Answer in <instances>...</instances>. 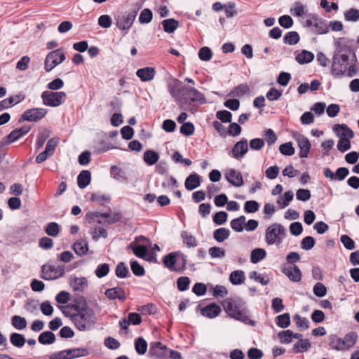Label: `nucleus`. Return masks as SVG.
Wrapping results in <instances>:
<instances>
[{
  "mask_svg": "<svg viewBox=\"0 0 359 359\" xmlns=\"http://www.w3.org/2000/svg\"><path fill=\"white\" fill-rule=\"evenodd\" d=\"M155 74L156 71L153 67L141 68L136 72V75L144 82L152 80Z\"/></svg>",
  "mask_w": 359,
  "mask_h": 359,
  "instance_id": "obj_22",
  "label": "nucleus"
},
{
  "mask_svg": "<svg viewBox=\"0 0 359 359\" xmlns=\"http://www.w3.org/2000/svg\"><path fill=\"white\" fill-rule=\"evenodd\" d=\"M245 280V273L241 270L233 271L231 273L229 280L233 285H240Z\"/></svg>",
  "mask_w": 359,
  "mask_h": 359,
  "instance_id": "obj_34",
  "label": "nucleus"
},
{
  "mask_svg": "<svg viewBox=\"0 0 359 359\" xmlns=\"http://www.w3.org/2000/svg\"><path fill=\"white\" fill-rule=\"evenodd\" d=\"M92 238L97 241L100 237L106 238L107 236V231L102 227H95L90 231Z\"/></svg>",
  "mask_w": 359,
  "mask_h": 359,
  "instance_id": "obj_55",
  "label": "nucleus"
},
{
  "mask_svg": "<svg viewBox=\"0 0 359 359\" xmlns=\"http://www.w3.org/2000/svg\"><path fill=\"white\" fill-rule=\"evenodd\" d=\"M137 310L142 315H153L156 313L157 308L154 304L149 303L147 305L140 306Z\"/></svg>",
  "mask_w": 359,
  "mask_h": 359,
  "instance_id": "obj_54",
  "label": "nucleus"
},
{
  "mask_svg": "<svg viewBox=\"0 0 359 359\" xmlns=\"http://www.w3.org/2000/svg\"><path fill=\"white\" fill-rule=\"evenodd\" d=\"M130 268L133 274L137 276H142L145 273L144 267L136 260H133L130 262Z\"/></svg>",
  "mask_w": 359,
  "mask_h": 359,
  "instance_id": "obj_57",
  "label": "nucleus"
},
{
  "mask_svg": "<svg viewBox=\"0 0 359 359\" xmlns=\"http://www.w3.org/2000/svg\"><path fill=\"white\" fill-rule=\"evenodd\" d=\"M137 13L136 11H130L121 13L115 18L116 27L119 29L124 31V34H127L130 29L137 16Z\"/></svg>",
  "mask_w": 359,
  "mask_h": 359,
  "instance_id": "obj_8",
  "label": "nucleus"
},
{
  "mask_svg": "<svg viewBox=\"0 0 359 359\" xmlns=\"http://www.w3.org/2000/svg\"><path fill=\"white\" fill-rule=\"evenodd\" d=\"M212 258H224L226 255L225 250L219 247H212L208 250Z\"/></svg>",
  "mask_w": 359,
  "mask_h": 359,
  "instance_id": "obj_60",
  "label": "nucleus"
},
{
  "mask_svg": "<svg viewBox=\"0 0 359 359\" xmlns=\"http://www.w3.org/2000/svg\"><path fill=\"white\" fill-rule=\"evenodd\" d=\"M64 265H43L41 268L42 278L47 280H55L65 273Z\"/></svg>",
  "mask_w": 359,
  "mask_h": 359,
  "instance_id": "obj_9",
  "label": "nucleus"
},
{
  "mask_svg": "<svg viewBox=\"0 0 359 359\" xmlns=\"http://www.w3.org/2000/svg\"><path fill=\"white\" fill-rule=\"evenodd\" d=\"M135 349L140 355H143L147 352V343L142 337H138L135 341Z\"/></svg>",
  "mask_w": 359,
  "mask_h": 359,
  "instance_id": "obj_42",
  "label": "nucleus"
},
{
  "mask_svg": "<svg viewBox=\"0 0 359 359\" xmlns=\"http://www.w3.org/2000/svg\"><path fill=\"white\" fill-rule=\"evenodd\" d=\"M190 280L187 276L180 277L177 280V288L181 292L188 290Z\"/></svg>",
  "mask_w": 359,
  "mask_h": 359,
  "instance_id": "obj_62",
  "label": "nucleus"
},
{
  "mask_svg": "<svg viewBox=\"0 0 359 359\" xmlns=\"http://www.w3.org/2000/svg\"><path fill=\"white\" fill-rule=\"evenodd\" d=\"M194 126L191 122L184 123L180 127V133L185 136H190L194 132Z\"/></svg>",
  "mask_w": 359,
  "mask_h": 359,
  "instance_id": "obj_63",
  "label": "nucleus"
},
{
  "mask_svg": "<svg viewBox=\"0 0 359 359\" xmlns=\"http://www.w3.org/2000/svg\"><path fill=\"white\" fill-rule=\"evenodd\" d=\"M314 59V55L308 50H304L296 56V60L299 64H306Z\"/></svg>",
  "mask_w": 359,
  "mask_h": 359,
  "instance_id": "obj_31",
  "label": "nucleus"
},
{
  "mask_svg": "<svg viewBox=\"0 0 359 359\" xmlns=\"http://www.w3.org/2000/svg\"><path fill=\"white\" fill-rule=\"evenodd\" d=\"M184 186L187 190L191 191L200 186V178L196 173L189 175L184 182Z\"/></svg>",
  "mask_w": 359,
  "mask_h": 359,
  "instance_id": "obj_26",
  "label": "nucleus"
},
{
  "mask_svg": "<svg viewBox=\"0 0 359 359\" xmlns=\"http://www.w3.org/2000/svg\"><path fill=\"white\" fill-rule=\"evenodd\" d=\"M344 19L348 22H357L359 20V10L351 8L344 13Z\"/></svg>",
  "mask_w": 359,
  "mask_h": 359,
  "instance_id": "obj_53",
  "label": "nucleus"
},
{
  "mask_svg": "<svg viewBox=\"0 0 359 359\" xmlns=\"http://www.w3.org/2000/svg\"><path fill=\"white\" fill-rule=\"evenodd\" d=\"M159 159L158 154L154 150H147L144 153L143 160L148 165H153L158 162Z\"/></svg>",
  "mask_w": 359,
  "mask_h": 359,
  "instance_id": "obj_27",
  "label": "nucleus"
},
{
  "mask_svg": "<svg viewBox=\"0 0 359 359\" xmlns=\"http://www.w3.org/2000/svg\"><path fill=\"white\" fill-rule=\"evenodd\" d=\"M116 276L120 278H125L130 276V271L124 262H119L116 267Z\"/></svg>",
  "mask_w": 359,
  "mask_h": 359,
  "instance_id": "obj_40",
  "label": "nucleus"
},
{
  "mask_svg": "<svg viewBox=\"0 0 359 359\" xmlns=\"http://www.w3.org/2000/svg\"><path fill=\"white\" fill-rule=\"evenodd\" d=\"M250 89L247 84L243 83L235 87L229 93L233 97H242L249 92Z\"/></svg>",
  "mask_w": 359,
  "mask_h": 359,
  "instance_id": "obj_41",
  "label": "nucleus"
},
{
  "mask_svg": "<svg viewBox=\"0 0 359 359\" xmlns=\"http://www.w3.org/2000/svg\"><path fill=\"white\" fill-rule=\"evenodd\" d=\"M168 91L180 108L192 113L196 107L207 102L205 95L194 87L177 85H169Z\"/></svg>",
  "mask_w": 359,
  "mask_h": 359,
  "instance_id": "obj_2",
  "label": "nucleus"
},
{
  "mask_svg": "<svg viewBox=\"0 0 359 359\" xmlns=\"http://www.w3.org/2000/svg\"><path fill=\"white\" fill-rule=\"evenodd\" d=\"M110 176L119 182H126L128 180L126 172L116 165L110 168Z\"/></svg>",
  "mask_w": 359,
  "mask_h": 359,
  "instance_id": "obj_25",
  "label": "nucleus"
},
{
  "mask_svg": "<svg viewBox=\"0 0 359 359\" xmlns=\"http://www.w3.org/2000/svg\"><path fill=\"white\" fill-rule=\"evenodd\" d=\"M283 273L293 282H299L302 279V272L297 265L290 266L283 269Z\"/></svg>",
  "mask_w": 359,
  "mask_h": 359,
  "instance_id": "obj_19",
  "label": "nucleus"
},
{
  "mask_svg": "<svg viewBox=\"0 0 359 359\" xmlns=\"http://www.w3.org/2000/svg\"><path fill=\"white\" fill-rule=\"evenodd\" d=\"M91 180V174L88 170H82L77 177V184L80 189H85Z\"/></svg>",
  "mask_w": 359,
  "mask_h": 359,
  "instance_id": "obj_23",
  "label": "nucleus"
},
{
  "mask_svg": "<svg viewBox=\"0 0 359 359\" xmlns=\"http://www.w3.org/2000/svg\"><path fill=\"white\" fill-rule=\"evenodd\" d=\"M11 343L15 347L21 348L24 346L26 340L24 336L19 333H13L10 337Z\"/></svg>",
  "mask_w": 359,
  "mask_h": 359,
  "instance_id": "obj_46",
  "label": "nucleus"
},
{
  "mask_svg": "<svg viewBox=\"0 0 359 359\" xmlns=\"http://www.w3.org/2000/svg\"><path fill=\"white\" fill-rule=\"evenodd\" d=\"M41 97L44 105L51 107H57L65 102L67 95L62 91L53 92L50 90H45L41 93Z\"/></svg>",
  "mask_w": 359,
  "mask_h": 359,
  "instance_id": "obj_7",
  "label": "nucleus"
},
{
  "mask_svg": "<svg viewBox=\"0 0 359 359\" xmlns=\"http://www.w3.org/2000/svg\"><path fill=\"white\" fill-rule=\"evenodd\" d=\"M69 283L74 291L83 292L88 287V280L85 277H74Z\"/></svg>",
  "mask_w": 359,
  "mask_h": 359,
  "instance_id": "obj_21",
  "label": "nucleus"
},
{
  "mask_svg": "<svg viewBox=\"0 0 359 359\" xmlns=\"http://www.w3.org/2000/svg\"><path fill=\"white\" fill-rule=\"evenodd\" d=\"M30 126L25 125L20 128H16L11 131L9 135H8L1 142L6 146L10 143L14 142L18 140L19 138L22 137L23 135L28 133L30 130Z\"/></svg>",
  "mask_w": 359,
  "mask_h": 359,
  "instance_id": "obj_14",
  "label": "nucleus"
},
{
  "mask_svg": "<svg viewBox=\"0 0 359 359\" xmlns=\"http://www.w3.org/2000/svg\"><path fill=\"white\" fill-rule=\"evenodd\" d=\"M65 54L57 49L50 52L45 60L44 69L46 72H50L54 67L62 63L65 60Z\"/></svg>",
  "mask_w": 359,
  "mask_h": 359,
  "instance_id": "obj_10",
  "label": "nucleus"
},
{
  "mask_svg": "<svg viewBox=\"0 0 359 359\" xmlns=\"http://www.w3.org/2000/svg\"><path fill=\"white\" fill-rule=\"evenodd\" d=\"M216 117L222 123H231L232 114L230 111L226 110L218 111L216 113Z\"/></svg>",
  "mask_w": 359,
  "mask_h": 359,
  "instance_id": "obj_58",
  "label": "nucleus"
},
{
  "mask_svg": "<svg viewBox=\"0 0 359 359\" xmlns=\"http://www.w3.org/2000/svg\"><path fill=\"white\" fill-rule=\"evenodd\" d=\"M181 236L183 239V243L188 248H195L197 246L198 242L196 241V238L194 236H193L191 233L184 231L182 232Z\"/></svg>",
  "mask_w": 359,
  "mask_h": 359,
  "instance_id": "obj_36",
  "label": "nucleus"
},
{
  "mask_svg": "<svg viewBox=\"0 0 359 359\" xmlns=\"http://www.w3.org/2000/svg\"><path fill=\"white\" fill-rule=\"evenodd\" d=\"M280 152L285 156H292L295 151L291 142L282 144L279 147Z\"/></svg>",
  "mask_w": 359,
  "mask_h": 359,
  "instance_id": "obj_59",
  "label": "nucleus"
},
{
  "mask_svg": "<svg viewBox=\"0 0 359 359\" xmlns=\"http://www.w3.org/2000/svg\"><path fill=\"white\" fill-rule=\"evenodd\" d=\"M294 194L292 191H286L283 196H280L278 200L277 203L283 208L287 207L290 202L293 199Z\"/></svg>",
  "mask_w": 359,
  "mask_h": 359,
  "instance_id": "obj_45",
  "label": "nucleus"
},
{
  "mask_svg": "<svg viewBox=\"0 0 359 359\" xmlns=\"http://www.w3.org/2000/svg\"><path fill=\"white\" fill-rule=\"evenodd\" d=\"M330 72L334 77L346 76L352 78L357 74V57L351 46L337 40L334 43Z\"/></svg>",
  "mask_w": 359,
  "mask_h": 359,
  "instance_id": "obj_1",
  "label": "nucleus"
},
{
  "mask_svg": "<svg viewBox=\"0 0 359 359\" xmlns=\"http://www.w3.org/2000/svg\"><path fill=\"white\" fill-rule=\"evenodd\" d=\"M109 265L107 263L99 264L95 271L96 276L99 278L105 277L109 273Z\"/></svg>",
  "mask_w": 359,
  "mask_h": 359,
  "instance_id": "obj_52",
  "label": "nucleus"
},
{
  "mask_svg": "<svg viewBox=\"0 0 359 359\" xmlns=\"http://www.w3.org/2000/svg\"><path fill=\"white\" fill-rule=\"evenodd\" d=\"M55 341V336L53 332L50 331L43 332L41 333V334L39 337V342L43 345L51 344L54 343Z\"/></svg>",
  "mask_w": 359,
  "mask_h": 359,
  "instance_id": "obj_35",
  "label": "nucleus"
},
{
  "mask_svg": "<svg viewBox=\"0 0 359 359\" xmlns=\"http://www.w3.org/2000/svg\"><path fill=\"white\" fill-rule=\"evenodd\" d=\"M163 264L171 271H177V268L175 266L177 263L176 252H171L163 257Z\"/></svg>",
  "mask_w": 359,
  "mask_h": 359,
  "instance_id": "obj_28",
  "label": "nucleus"
},
{
  "mask_svg": "<svg viewBox=\"0 0 359 359\" xmlns=\"http://www.w3.org/2000/svg\"><path fill=\"white\" fill-rule=\"evenodd\" d=\"M228 215L224 211H219L213 216V222L217 225L224 224L227 220Z\"/></svg>",
  "mask_w": 359,
  "mask_h": 359,
  "instance_id": "obj_64",
  "label": "nucleus"
},
{
  "mask_svg": "<svg viewBox=\"0 0 359 359\" xmlns=\"http://www.w3.org/2000/svg\"><path fill=\"white\" fill-rule=\"evenodd\" d=\"M333 132L339 139H353L354 137L353 131L344 123L336 124L334 126Z\"/></svg>",
  "mask_w": 359,
  "mask_h": 359,
  "instance_id": "obj_17",
  "label": "nucleus"
},
{
  "mask_svg": "<svg viewBox=\"0 0 359 359\" xmlns=\"http://www.w3.org/2000/svg\"><path fill=\"white\" fill-rule=\"evenodd\" d=\"M290 324V314L286 313L276 317V325L281 328H287Z\"/></svg>",
  "mask_w": 359,
  "mask_h": 359,
  "instance_id": "obj_47",
  "label": "nucleus"
},
{
  "mask_svg": "<svg viewBox=\"0 0 359 359\" xmlns=\"http://www.w3.org/2000/svg\"><path fill=\"white\" fill-rule=\"evenodd\" d=\"M128 248L131 249L133 253L139 258H144L147 255V248L143 245L135 246V242L131 243Z\"/></svg>",
  "mask_w": 359,
  "mask_h": 359,
  "instance_id": "obj_33",
  "label": "nucleus"
},
{
  "mask_svg": "<svg viewBox=\"0 0 359 359\" xmlns=\"http://www.w3.org/2000/svg\"><path fill=\"white\" fill-rule=\"evenodd\" d=\"M59 231L60 226L57 223L54 222L48 223L45 228L46 233L52 237H56Z\"/></svg>",
  "mask_w": 359,
  "mask_h": 359,
  "instance_id": "obj_48",
  "label": "nucleus"
},
{
  "mask_svg": "<svg viewBox=\"0 0 359 359\" xmlns=\"http://www.w3.org/2000/svg\"><path fill=\"white\" fill-rule=\"evenodd\" d=\"M221 308L215 303H211L201 309L202 316L208 318H214L221 313Z\"/></svg>",
  "mask_w": 359,
  "mask_h": 359,
  "instance_id": "obj_20",
  "label": "nucleus"
},
{
  "mask_svg": "<svg viewBox=\"0 0 359 359\" xmlns=\"http://www.w3.org/2000/svg\"><path fill=\"white\" fill-rule=\"evenodd\" d=\"M287 235L286 229L280 223H273L265 231V241L269 245H280Z\"/></svg>",
  "mask_w": 359,
  "mask_h": 359,
  "instance_id": "obj_5",
  "label": "nucleus"
},
{
  "mask_svg": "<svg viewBox=\"0 0 359 359\" xmlns=\"http://www.w3.org/2000/svg\"><path fill=\"white\" fill-rule=\"evenodd\" d=\"M224 308L226 313L232 318L251 326L255 325V321L249 318L246 304L242 299H226L224 302Z\"/></svg>",
  "mask_w": 359,
  "mask_h": 359,
  "instance_id": "obj_4",
  "label": "nucleus"
},
{
  "mask_svg": "<svg viewBox=\"0 0 359 359\" xmlns=\"http://www.w3.org/2000/svg\"><path fill=\"white\" fill-rule=\"evenodd\" d=\"M152 18L153 14L149 8H144L140 13L139 22L141 24H148L151 21Z\"/></svg>",
  "mask_w": 359,
  "mask_h": 359,
  "instance_id": "obj_51",
  "label": "nucleus"
},
{
  "mask_svg": "<svg viewBox=\"0 0 359 359\" xmlns=\"http://www.w3.org/2000/svg\"><path fill=\"white\" fill-rule=\"evenodd\" d=\"M224 177L232 186L236 187H240L244 184L241 172L233 168L226 170Z\"/></svg>",
  "mask_w": 359,
  "mask_h": 359,
  "instance_id": "obj_13",
  "label": "nucleus"
},
{
  "mask_svg": "<svg viewBox=\"0 0 359 359\" xmlns=\"http://www.w3.org/2000/svg\"><path fill=\"white\" fill-rule=\"evenodd\" d=\"M284 43L289 45H295L299 41V36L297 32L292 31L285 36Z\"/></svg>",
  "mask_w": 359,
  "mask_h": 359,
  "instance_id": "obj_49",
  "label": "nucleus"
},
{
  "mask_svg": "<svg viewBox=\"0 0 359 359\" xmlns=\"http://www.w3.org/2000/svg\"><path fill=\"white\" fill-rule=\"evenodd\" d=\"M12 325L17 330H21L27 327V323L24 317L13 316L11 319Z\"/></svg>",
  "mask_w": 359,
  "mask_h": 359,
  "instance_id": "obj_44",
  "label": "nucleus"
},
{
  "mask_svg": "<svg viewBox=\"0 0 359 359\" xmlns=\"http://www.w3.org/2000/svg\"><path fill=\"white\" fill-rule=\"evenodd\" d=\"M259 208V204L256 201H248L244 205V210L247 213H255Z\"/></svg>",
  "mask_w": 359,
  "mask_h": 359,
  "instance_id": "obj_56",
  "label": "nucleus"
},
{
  "mask_svg": "<svg viewBox=\"0 0 359 359\" xmlns=\"http://www.w3.org/2000/svg\"><path fill=\"white\" fill-rule=\"evenodd\" d=\"M329 344L331 348L336 351H344V342L341 338L338 337L335 334H331L329 336Z\"/></svg>",
  "mask_w": 359,
  "mask_h": 359,
  "instance_id": "obj_29",
  "label": "nucleus"
},
{
  "mask_svg": "<svg viewBox=\"0 0 359 359\" xmlns=\"http://www.w3.org/2000/svg\"><path fill=\"white\" fill-rule=\"evenodd\" d=\"M48 111L44 108H32L27 109L21 116V119L27 121L36 122L43 118Z\"/></svg>",
  "mask_w": 359,
  "mask_h": 359,
  "instance_id": "obj_11",
  "label": "nucleus"
},
{
  "mask_svg": "<svg viewBox=\"0 0 359 359\" xmlns=\"http://www.w3.org/2000/svg\"><path fill=\"white\" fill-rule=\"evenodd\" d=\"M212 54L210 48L205 46L198 51V57L202 61H209L212 58Z\"/></svg>",
  "mask_w": 359,
  "mask_h": 359,
  "instance_id": "obj_61",
  "label": "nucleus"
},
{
  "mask_svg": "<svg viewBox=\"0 0 359 359\" xmlns=\"http://www.w3.org/2000/svg\"><path fill=\"white\" fill-rule=\"evenodd\" d=\"M248 151V144L246 139L243 138L237 142L232 148V156L234 158L240 160Z\"/></svg>",
  "mask_w": 359,
  "mask_h": 359,
  "instance_id": "obj_16",
  "label": "nucleus"
},
{
  "mask_svg": "<svg viewBox=\"0 0 359 359\" xmlns=\"http://www.w3.org/2000/svg\"><path fill=\"white\" fill-rule=\"evenodd\" d=\"M104 294L110 300L118 299L123 302L126 299L125 290L121 287H114L107 289Z\"/></svg>",
  "mask_w": 359,
  "mask_h": 359,
  "instance_id": "obj_18",
  "label": "nucleus"
},
{
  "mask_svg": "<svg viewBox=\"0 0 359 359\" xmlns=\"http://www.w3.org/2000/svg\"><path fill=\"white\" fill-rule=\"evenodd\" d=\"M266 252L263 248H256L251 252L250 260L253 264H256L266 257Z\"/></svg>",
  "mask_w": 359,
  "mask_h": 359,
  "instance_id": "obj_38",
  "label": "nucleus"
},
{
  "mask_svg": "<svg viewBox=\"0 0 359 359\" xmlns=\"http://www.w3.org/2000/svg\"><path fill=\"white\" fill-rule=\"evenodd\" d=\"M72 249L78 256H83L88 251V245L85 240H79L75 242L72 245Z\"/></svg>",
  "mask_w": 359,
  "mask_h": 359,
  "instance_id": "obj_24",
  "label": "nucleus"
},
{
  "mask_svg": "<svg viewBox=\"0 0 359 359\" xmlns=\"http://www.w3.org/2000/svg\"><path fill=\"white\" fill-rule=\"evenodd\" d=\"M300 149L299 156L300 158H306L311 149V145L307 137L302 134H296L294 136Z\"/></svg>",
  "mask_w": 359,
  "mask_h": 359,
  "instance_id": "obj_15",
  "label": "nucleus"
},
{
  "mask_svg": "<svg viewBox=\"0 0 359 359\" xmlns=\"http://www.w3.org/2000/svg\"><path fill=\"white\" fill-rule=\"evenodd\" d=\"M358 336L353 332H349L344 336V338L342 339L344 342V349H348L352 347L357 341Z\"/></svg>",
  "mask_w": 359,
  "mask_h": 359,
  "instance_id": "obj_39",
  "label": "nucleus"
},
{
  "mask_svg": "<svg viewBox=\"0 0 359 359\" xmlns=\"http://www.w3.org/2000/svg\"><path fill=\"white\" fill-rule=\"evenodd\" d=\"M311 347V343L306 339H300L293 346V351L294 353H298L301 352L307 351Z\"/></svg>",
  "mask_w": 359,
  "mask_h": 359,
  "instance_id": "obj_37",
  "label": "nucleus"
},
{
  "mask_svg": "<svg viewBox=\"0 0 359 359\" xmlns=\"http://www.w3.org/2000/svg\"><path fill=\"white\" fill-rule=\"evenodd\" d=\"M245 222V217L242 215L231 221V227L236 232H242L243 231V224Z\"/></svg>",
  "mask_w": 359,
  "mask_h": 359,
  "instance_id": "obj_43",
  "label": "nucleus"
},
{
  "mask_svg": "<svg viewBox=\"0 0 359 359\" xmlns=\"http://www.w3.org/2000/svg\"><path fill=\"white\" fill-rule=\"evenodd\" d=\"M161 23L164 32L167 33L174 32L179 26L178 21L172 18L164 20Z\"/></svg>",
  "mask_w": 359,
  "mask_h": 359,
  "instance_id": "obj_30",
  "label": "nucleus"
},
{
  "mask_svg": "<svg viewBox=\"0 0 359 359\" xmlns=\"http://www.w3.org/2000/svg\"><path fill=\"white\" fill-rule=\"evenodd\" d=\"M304 26L315 34H325L329 31L327 22L316 14H310L309 18L305 20Z\"/></svg>",
  "mask_w": 359,
  "mask_h": 359,
  "instance_id": "obj_6",
  "label": "nucleus"
},
{
  "mask_svg": "<svg viewBox=\"0 0 359 359\" xmlns=\"http://www.w3.org/2000/svg\"><path fill=\"white\" fill-rule=\"evenodd\" d=\"M230 236V231L226 228H219L213 233L214 238L219 243H222L226 240Z\"/></svg>",
  "mask_w": 359,
  "mask_h": 359,
  "instance_id": "obj_32",
  "label": "nucleus"
},
{
  "mask_svg": "<svg viewBox=\"0 0 359 359\" xmlns=\"http://www.w3.org/2000/svg\"><path fill=\"white\" fill-rule=\"evenodd\" d=\"M169 348L161 342H153L150 344L149 353L151 357L158 359H166L168 358Z\"/></svg>",
  "mask_w": 359,
  "mask_h": 359,
  "instance_id": "obj_12",
  "label": "nucleus"
},
{
  "mask_svg": "<svg viewBox=\"0 0 359 359\" xmlns=\"http://www.w3.org/2000/svg\"><path fill=\"white\" fill-rule=\"evenodd\" d=\"M293 320L295 322L296 325L302 330H307L309 327V321L306 318L301 317L298 314H295L293 316Z\"/></svg>",
  "mask_w": 359,
  "mask_h": 359,
  "instance_id": "obj_50",
  "label": "nucleus"
},
{
  "mask_svg": "<svg viewBox=\"0 0 359 359\" xmlns=\"http://www.w3.org/2000/svg\"><path fill=\"white\" fill-rule=\"evenodd\" d=\"M74 307L75 315L72 316V323L75 327L81 332L93 330L97 322L95 311L88 306L83 297L81 299V304Z\"/></svg>",
  "mask_w": 359,
  "mask_h": 359,
  "instance_id": "obj_3",
  "label": "nucleus"
}]
</instances>
